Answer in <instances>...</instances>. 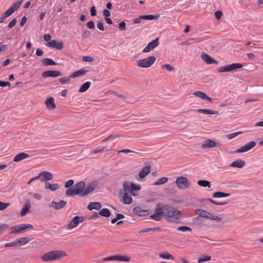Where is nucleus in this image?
Returning a JSON list of instances; mask_svg holds the SVG:
<instances>
[{"label": "nucleus", "mask_w": 263, "mask_h": 263, "mask_svg": "<svg viewBox=\"0 0 263 263\" xmlns=\"http://www.w3.org/2000/svg\"><path fill=\"white\" fill-rule=\"evenodd\" d=\"M90 85H91L90 82L88 81V82H85L82 85H81V87H80V89L78 90L79 92L82 93V92H85L89 89V88L90 86Z\"/></svg>", "instance_id": "obj_29"}, {"label": "nucleus", "mask_w": 263, "mask_h": 263, "mask_svg": "<svg viewBox=\"0 0 263 263\" xmlns=\"http://www.w3.org/2000/svg\"><path fill=\"white\" fill-rule=\"evenodd\" d=\"M46 105L47 107L50 109H54L56 107L53 97H50L46 101Z\"/></svg>", "instance_id": "obj_27"}, {"label": "nucleus", "mask_w": 263, "mask_h": 263, "mask_svg": "<svg viewBox=\"0 0 263 263\" xmlns=\"http://www.w3.org/2000/svg\"><path fill=\"white\" fill-rule=\"evenodd\" d=\"M107 148L106 146H103L101 148L100 147H97L95 148L94 149L90 151L89 152L90 154H96L101 152H102L104 150H105Z\"/></svg>", "instance_id": "obj_42"}, {"label": "nucleus", "mask_w": 263, "mask_h": 263, "mask_svg": "<svg viewBox=\"0 0 263 263\" xmlns=\"http://www.w3.org/2000/svg\"><path fill=\"white\" fill-rule=\"evenodd\" d=\"M117 261L129 262L130 261V257L126 255H117Z\"/></svg>", "instance_id": "obj_38"}, {"label": "nucleus", "mask_w": 263, "mask_h": 263, "mask_svg": "<svg viewBox=\"0 0 263 263\" xmlns=\"http://www.w3.org/2000/svg\"><path fill=\"white\" fill-rule=\"evenodd\" d=\"M123 188L125 192H129L132 195H135L132 191H139L141 187L139 184H136L134 183L130 182L129 181H125L123 183Z\"/></svg>", "instance_id": "obj_6"}, {"label": "nucleus", "mask_w": 263, "mask_h": 263, "mask_svg": "<svg viewBox=\"0 0 263 263\" xmlns=\"http://www.w3.org/2000/svg\"><path fill=\"white\" fill-rule=\"evenodd\" d=\"M60 82L62 83V84H68V83H70V78H68V77H62L60 79Z\"/></svg>", "instance_id": "obj_52"}, {"label": "nucleus", "mask_w": 263, "mask_h": 263, "mask_svg": "<svg viewBox=\"0 0 263 263\" xmlns=\"http://www.w3.org/2000/svg\"><path fill=\"white\" fill-rule=\"evenodd\" d=\"M201 58L202 60L207 64H218V62L213 59L210 55L208 54L202 52L201 54Z\"/></svg>", "instance_id": "obj_11"}, {"label": "nucleus", "mask_w": 263, "mask_h": 263, "mask_svg": "<svg viewBox=\"0 0 263 263\" xmlns=\"http://www.w3.org/2000/svg\"><path fill=\"white\" fill-rule=\"evenodd\" d=\"M119 28L120 30L123 31L126 29V24L124 22L120 23L119 25Z\"/></svg>", "instance_id": "obj_62"}, {"label": "nucleus", "mask_w": 263, "mask_h": 263, "mask_svg": "<svg viewBox=\"0 0 263 263\" xmlns=\"http://www.w3.org/2000/svg\"><path fill=\"white\" fill-rule=\"evenodd\" d=\"M159 44L158 38L156 39L155 40L149 42L148 45L143 49V52L144 53H147L154 49L157 46H158Z\"/></svg>", "instance_id": "obj_12"}, {"label": "nucleus", "mask_w": 263, "mask_h": 263, "mask_svg": "<svg viewBox=\"0 0 263 263\" xmlns=\"http://www.w3.org/2000/svg\"><path fill=\"white\" fill-rule=\"evenodd\" d=\"M156 57L150 56L148 58L137 61V66L141 68H149L152 66L156 61Z\"/></svg>", "instance_id": "obj_4"}, {"label": "nucleus", "mask_w": 263, "mask_h": 263, "mask_svg": "<svg viewBox=\"0 0 263 263\" xmlns=\"http://www.w3.org/2000/svg\"><path fill=\"white\" fill-rule=\"evenodd\" d=\"M159 17V15H141V18L142 20H157Z\"/></svg>", "instance_id": "obj_40"}, {"label": "nucleus", "mask_w": 263, "mask_h": 263, "mask_svg": "<svg viewBox=\"0 0 263 263\" xmlns=\"http://www.w3.org/2000/svg\"><path fill=\"white\" fill-rule=\"evenodd\" d=\"M119 137V135H110L107 137H106V138H104V139H103L102 141V142L104 143V142H105L106 141H107L108 140H114V139H115L116 138Z\"/></svg>", "instance_id": "obj_45"}, {"label": "nucleus", "mask_w": 263, "mask_h": 263, "mask_svg": "<svg viewBox=\"0 0 263 263\" xmlns=\"http://www.w3.org/2000/svg\"><path fill=\"white\" fill-rule=\"evenodd\" d=\"M230 196V194L225 193L221 192H217L212 195L213 198H224Z\"/></svg>", "instance_id": "obj_32"}, {"label": "nucleus", "mask_w": 263, "mask_h": 263, "mask_svg": "<svg viewBox=\"0 0 263 263\" xmlns=\"http://www.w3.org/2000/svg\"><path fill=\"white\" fill-rule=\"evenodd\" d=\"M73 183H74L73 180H72V179L69 180L68 181H67L66 182V183L65 184V187L66 188H69L73 185Z\"/></svg>", "instance_id": "obj_57"}, {"label": "nucleus", "mask_w": 263, "mask_h": 263, "mask_svg": "<svg viewBox=\"0 0 263 263\" xmlns=\"http://www.w3.org/2000/svg\"><path fill=\"white\" fill-rule=\"evenodd\" d=\"M209 219H211V220H215L216 221H221V220H222V218L217 215H213L211 213V215L209 217Z\"/></svg>", "instance_id": "obj_51"}, {"label": "nucleus", "mask_w": 263, "mask_h": 263, "mask_svg": "<svg viewBox=\"0 0 263 263\" xmlns=\"http://www.w3.org/2000/svg\"><path fill=\"white\" fill-rule=\"evenodd\" d=\"M31 204L30 201L28 200L26 201L21 212V216L23 217L25 216L27 214V213L29 212Z\"/></svg>", "instance_id": "obj_23"}, {"label": "nucleus", "mask_w": 263, "mask_h": 263, "mask_svg": "<svg viewBox=\"0 0 263 263\" xmlns=\"http://www.w3.org/2000/svg\"><path fill=\"white\" fill-rule=\"evenodd\" d=\"M66 203V201L64 200H61L58 202L53 201L49 204V207L58 210L65 207Z\"/></svg>", "instance_id": "obj_13"}, {"label": "nucleus", "mask_w": 263, "mask_h": 263, "mask_svg": "<svg viewBox=\"0 0 263 263\" xmlns=\"http://www.w3.org/2000/svg\"><path fill=\"white\" fill-rule=\"evenodd\" d=\"M197 184L202 187H211V185L210 182L205 180H199L197 181Z\"/></svg>", "instance_id": "obj_35"}, {"label": "nucleus", "mask_w": 263, "mask_h": 263, "mask_svg": "<svg viewBox=\"0 0 263 263\" xmlns=\"http://www.w3.org/2000/svg\"><path fill=\"white\" fill-rule=\"evenodd\" d=\"M175 183L177 186L181 190L189 188L191 186V183L188 179L184 176L178 177L175 181Z\"/></svg>", "instance_id": "obj_5"}, {"label": "nucleus", "mask_w": 263, "mask_h": 263, "mask_svg": "<svg viewBox=\"0 0 263 263\" xmlns=\"http://www.w3.org/2000/svg\"><path fill=\"white\" fill-rule=\"evenodd\" d=\"M20 232H21L28 229H33V226L30 224H22L18 225Z\"/></svg>", "instance_id": "obj_37"}, {"label": "nucleus", "mask_w": 263, "mask_h": 263, "mask_svg": "<svg viewBox=\"0 0 263 263\" xmlns=\"http://www.w3.org/2000/svg\"><path fill=\"white\" fill-rule=\"evenodd\" d=\"M42 64L44 66L56 65L55 62L53 60L49 58L43 59L42 61Z\"/></svg>", "instance_id": "obj_30"}, {"label": "nucleus", "mask_w": 263, "mask_h": 263, "mask_svg": "<svg viewBox=\"0 0 263 263\" xmlns=\"http://www.w3.org/2000/svg\"><path fill=\"white\" fill-rule=\"evenodd\" d=\"M48 47L54 48L58 50H61L63 48V42L62 41L57 42L55 40H52L46 44Z\"/></svg>", "instance_id": "obj_10"}, {"label": "nucleus", "mask_w": 263, "mask_h": 263, "mask_svg": "<svg viewBox=\"0 0 263 263\" xmlns=\"http://www.w3.org/2000/svg\"><path fill=\"white\" fill-rule=\"evenodd\" d=\"M246 164V162L242 159H237L234 161L232 163L230 164V166L232 167L241 168Z\"/></svg>", "instance_id": "obj_16"}, {"label": "nucleus", "mask_w": 263, "mask_h": 263, "mask_svg": "<svg viewBox=\"0 0 263 263\" xmlns=\"http://www.w3.org/2000/svg\"><path fill=\"white\" fill-rule=\"evenodd\" d=\"M168 181V178L167 177H162L157 179L154 183V185H159L161 184H163Z\"/></svg>", "instance_id": "obj_39"}, {"label": "nucleus", "mask_w": 263, "mask_h": 263, "mask_svg": "<svg viewBox=\"0 0 263 263\" xmlns=\"http://www.w3.org/2000/svg\"><path fill=\"white\" fill-rule=\"evenodd\" d=\"M78 195L84 197L91 193L95 189V185L90 184L85 187V183L83 181L76 183L74 186Z\"/></svg>", "instance_id": "obj_2"}, {"label": "nucleus", "mask_w": 263, "mask_h": 263, "mask_svg": "<svg viewBox=\"0 0 263 263\" xmlns=\"http://www.w3.org/2000/svg\"><path fill=\"white\" fill-rule=\"evenodd\" d=\"M103 261H117V255L105 257L103 259Z\"/></svg>", "instance_id": "obj_49"}, {"label": "nucleus", "mask_w": 263, "mask_h": 263, "mask_svg": "<svg viewBox=\"0 0 263 263\" xmlns=\"http://www.w3.org/2000/svg\"><path fill=\"white\" fill-rule=\"evenodd\" d=\"M97 28L101 31L105 30L104 25L102 22H98L97 24Z\"/></svg>", "instance_id": "obj_61"}, {"label": "nucleus", "mask_w": 263, "mask_h": 263, "mask_svg": "<svg viewBox=\"0 0 263 263\" xmlns=\"http://www.w3.org/2000/svg\"><path fill=\"white\" fill-rule=\"evenodd\" d=\"M88 71L84 68H82L71 73L70 78H76L85 75Z\"/></svg>", "instance_id": "obj_25"}, {"label": "nucleus", "mask_w": 263, "mask_h": 263, "mask_svg": "<svg viewBox=\"0 0 263 263\" xmlns=\"http://www.w3.org/2000/svg\"><path fill=\"white\" fill-rule=\"evenodd\" d=\"M133 212L135 214L139 215V216H144L147 215L148 213V211L142 210L139 206L134 208Z\"/></svg>", "instance_id": "obj_21"}, {"label": "nucleus", "mask_w": 263, "mask_h": 263, "mask_svg": "<svg viewBox=\"0 0 263 263\" xmlns=\"http://www.w3.org/2000/svg\"><path fill=\"white\" fill-rule=\"evenodd\" d=\"M242 133L241 132H237L235 133H231L227 135V137L228 139H232L237 136L239 135Z\"/></svg>", "instance_id": "obj_47"}, {"label": "nucleus", "mask_w": 263, "mask_h": 263, "mask_svg": "<svg viewBox=\"0 0 263 263\" xmlns=\"http://www.w3.org/2000/svg\"><path fill=\"white\" fill-rule=\"evenodd\" d=\"M29 157V155L24 152L20 153L17 154L13 158L14 162H19L24 159L27 158Z\"/></svg>", "instance_id": "obj_22"}, {"label": "nucleus", "mask_w": 263, "mask_h": 263, "mask_svg": "<svg viewBox=\"0 0 263 263\" xmlns=\"http://www.w3.org/2000/svg\"><path fill=\"white\" fill-rule=\"evenodd\" d=\"M11 84L9 82H4L0 81V86L1 87H5V86H10Z\"/></svg>", "instance_id": "obj_63"}, {"label": "nucleus", "mask_w": 263, "mask_h": 263, "mask_svg": "<svg viewBox=\"0 0 263 263\" xmlns=\"http://www.w3.org/2000/svg\"><path fill=\"white\" fill-rule=\"evenodd\" d=\"M102 208V205L99 202H91L88 205V209L91 211L93 210H99Z\"/></svg>", "instance_id": "obj_24"}, {"label": "nucleus", "mask_w": 263, "mask_h": 263, "mask_svg": "<svg viewBox=\"0 0 263 263\" xmlns=\"http://www.w3.org/2000/svg\"><path fill=\"white\" fill-rule=\"evenodd\" d=\"M87 27L90 29L95 28V24L93 21H90L87 23Z\"/></svg>", "instance_id": "obj_59"}, {"label": "nucleus", "mask_w": 263, "mask_h": 263, "mask_svg": "<svg viewBox=\"0 0 263 263\" xmlns=\"http://www.w3.org/2000/svg\"><path fill=\"white\" fill-rule=\"evenodd\" d=\"M83 221V218L80 216H75L69 223L67 226V228L69 229H72L78 226L79 223L82 222Z\"/></svg>", "instance_id": "obj_9"}, {"label": "nucleus", "mask_w": 263, "mask_h": 263, "mask_svg": "<svg viewBox=\"0 0 263 263\" xmlns=\"http://www.w3.org/2000/svg\"><path fill=\"white\" fill-rule=\"evenodd\" d=\"M67 256L66 252L63 251H53L43 254L41 256V259L44 261L48 262L59 260Z\"/></svg>", "instance_id": "obj_3"}, {"label": "nucleus", "mask_w": 263, "mask_h": 263, "mask_svg": "<svg viewBox=\"0 0 263 263\" xmlns=\"http://www.w3.org/2000/svg\"><path fill=\"white\" fill-rule=\"evenodd\" d=\"M177 231L181 232H192V229L187 226H181L177 228Z\"/></svg>", "instance_id": "obj_44"}, {"label": "nucleus", "mask_w": 263, "mask_h": 263, "mask_svg": "<svg viewBox=\"0 0 263 263\" xmlns=\"http://www.w3.org/2000/svg\"><path fill=\"white\" fill-rule=\"evenodd\" d=\"M156 228H144L139 231V233H147L151 231L155 230Z\"/></svg>", "instance_id": "obj_60"}, {"label": "nucleus", "mask_w": 263, "mask_h": 263, "mask_svg": "<svg viewBox=\"0 0 263 263\" xmlns=\"http://www.w3.org/2000/svg\"><path fill=\"white\" fill-rule=\"evenodd\" d=\"M59 186L58 183L52 184L49 182H45V188L46 189L50 190L51 191H55L59 189Z\"/></svg>", "instance_id": "obj_28"}, {"label": "nucleus", "mask_w": 263, "mask_h": 263, "mask_svg": "<svg viewBox=\"0 0 263 263\" xmlns=\"http://www.w3.org/2000/svg\"><path fill=\"white\" fill-rule=\"evenodd\" d=\"M62 73L58 70H49L42 73V76L44 78L46 77H57L61 76Z\"/></svg>", "instance_id": "obj_14"}, {"label": "nucleus", "mask_w": 263, "mask_h": 263, "mask_svg": "<svg viewBox=\"0 0 263 263\" xmlns=\"http://www.w3.org/2000/svg\"><path fill=\"white\" fill-rule=\"evenodd\" d=\"M159 256L164 259H172L174 260L173 256L168 252H165L164 253H161L159 254Z\"/></svg>", "instance_id": "obj_33"}, {"label": "nucleus", "mask_w": 263, "mask_h": 263, "mask_svg": "<svg viewBox=\"0 0 263 263\" xmlns=\"http://www.w3.org/2000/svg\"><path fill=\"white\" fill-rule=\"evenodd\" d=\"M197 111L199 113L203 114L215 115L218 114V112L216 111L208 109H199L197 110Z\"/></svg>", "instance_id": "obj_34"}, {"label": "nucleus", "mask_w": 263, "mask_h": 263, "mask_svg": "<svg viewBox=\"0 0 263 263\" xmlns=\"http://www.w3.org/2000/svg\"><path fill=\"white\" fill-rule=\"evenodd\" d=\"M205 201H209L213 204L219 205H224L227 203L226 202H219L210 198L205 199Z\"/></svg>", "instance_id": "obj_48"}, {"label": "nucleus", "mask_w": 263, "mask_h": 263, "mask_svg": "<svg viewBox=\"0 0 263 263\" xmlns=\"http://www.w3.org/2000/svg\"><path fill=\"white\" fill-rule=\"evenodd\" d=\"M66 194L67 196H73L78 195L74 186L68 189L66 191Z\"/></svg>", "instance_id": "obj_43"}, {"label": "nucleus", "mask_w": 263, "mask_h": 263, "mask_svg": "<svg viewBox=\"0 0 263 263\" xmlns=\"http://www.w3.org/2000/svg\"><path fill=\"white\" fill-rule=\"evenodd\" d=\"M9 227L7 224H3L0 226V234H2Z\"/></svg>", "instance_id": "obj_55"}, {"label": "nucleus", "mask_w": 263, "mask_h": 263, "mask_svg": "<svg viewBox=\"0 0 263 263\" xmlns=\"http://www.w3.org/2000/svg\"><path fill=\"white\" fill-rule=\"evenodd\" d=\"M217 146L216 143L211 139H208L205 140V142L202 144V148H213Z\"/></svg>", "instance_id": "obj_19"}, {"label": "nucleus", "mask_w": 263, "mask_h": 263, "mask_svg": "<svg viewBox=\"0 0 263 263\" xmlns=\"http://www.w3.org/2000/svg\"><path fill=\"white\" fill-rule=\"evenodd\" d=\"M109 93H110L111 94H114V95L117 96L118 97H119L120 98H122V99L126 98V97L124 95H122V94H119L116 91H109Z\"/></svg>", "instance_id": "obj_58"}, {"label": "nucleus", "mask_w": 263, "mask_h": 263, "mask_svg": "<svg viewBox=\"0 0 263 263\" xmlns=\"http://www.w3.org/2000/svg\"><path fill=\"white\" fill-rule=\"evenodd\" d=\"M196 213L199 216L205 218L207 219H209V217L211 215V213L208 211L201 210V209H198L196 211Z\"/></svg>", "instance_id": "obj_26"}, {"label": "nucleus", "mask_w": 263, "mask_h": 263, "mask_svg": "<svg viewBox=\"0 0 263 263\" xmlns=\"http://www.w3.org/2000/svg\"><path fill=\"white\" fill-rule=\"evenodd\" d=\"M256 145V143L254 141H251L247 143L245 145L241 146L240 148L237 149L235 151V153H245L250 151L254 148Z\"/></svg>", "instance_id": "obj_8"}, {"label": "nucleus", "mask_w": 263, "mask_h": 263, "mask_svg": "<svg viewBox=\"0 0 263 263\" xmlns=\"http://www.w3.org/2000/svg\"><path fill=\"white\" fill-rule=\"evenodd\" d=\"M82 60L84 62H91L93 61V58L90 56H84L83 57Z\"/></svg>", "instance_id": "obj_56"}, {"label": "nucleus", "mask_w": 263, "mask_h": 263, "mask_svg": "<svg viewBox=\"0 0 263 263\" xmlns=\"http://www.w3.org/2000/svg\"><path fill=\"white\" fill-rule=\"evenodd\" d=\"M243 67L241 63H233L219 68L218 69L219 72H230Z\"/></svg>", "instance_id": "obj_7"}, {"label": "nucleus", "mask_w": 263, "mask_h": 263, "mask_svg": "<svg viewBox=\"0 0 263 263\" xmlns=\"http://www.w3.org/2000/svg\"><path fill=\"white\" fill-rule=\"evenodd\" d=\"M163 215L168 221L177 222L181 219L182 213L178 210H171L167 205H162L161 203H158L155 213L151 216V218L153 220L159 221Z\"/></svg>", "instance_id": "obj_1"}, {"label": "nucleus", "mask_w": 263, "mask_h": 263, "mask_svg": "<svg viewBox=\"0 0 263 263\" xmlns=\"http://www.w3.org/2000/svg\"><path fill=\"white\" fill-rule=\"evenodd\" d=\"M133 201V199L130 195L127 193H125L123 196V202L124 204H129Z\"/></svg>", "instance_id": "obj_31"}, {"label": "nucleus", "mask_w": 263, "mask_h": 263, "mask_svg": "<svg viewBox=\"0 0 263 263\" xmlns=\"http://www.w3.org/2000/svg\"><path fill=\"white\" fill-rule=\"evenodd\" d=\"M10 230L11 231V232H10V234H13V233H19V232H20V229H19L18 225V226H13V227H11L10 228Z\"/></svg>", "instance_id": "obj_50"}, {"label": "nucleus", "mask_w": 263, "mask_h": 263, "mask_svg": "<svg viewBox=\"0 0 263 263\" xmlns=\"http://www.w3.org/2000/svg\"><path fill=\"white\" fill-rule=\"evenodd\" d=\"M151 172V166H146L143 167L139 173V178L142 179L144 178Z\"/></svg>", "instance_id": "obj_18"}, {"label": "nucleus", "mask_w": 263, "mask_h": 263, "mask_svg": "<svg viewBox=\"0 0 263 263\" xmlns=\"http://www.w3.org/2000/svg\"><path fill=\"white\" fill-rule=\"evenodd\" d=\"M162 68H166L169 71H173L175 68L173 66H171L170 64H164L161 66Z\"/></svg>", "instance_id": "obj_53"}, {"label": "nucleus", "mask_w": 263, "mask_h": 263, "mask_svg": "<svg viewBox=\"0 0 263 263\" xmlns=\"http://www.w3.org/2000/svg\"><path fill=\"white\" fill-rule=\"evenodd\" d=\"M222 15V12L220 11H217L216 12H215V17L217 20H219L221 18Z\"/></svg>", "instance_id": "obj_64"}, {"label": "nucleus", "mask_w": 263, "mask_h": 263, "mask_svg": "<svg viewBox=\"0 0 263 263\" xmlns=\"http://www.w3.org/2000/svg\"><path fill=\"white\" fill-rule=\"evenodd\" d=\"M193 95L196 96L203 100L208 101L210 103H212V98L208 97L204 92L201 91H196L193 92Z\"/></svg>", "instance_id": "obj_15"}, {"label": "nucleus", "mask_w": 263, "mask_h": 263, "mask_svg": "<svg viewBox=\"0 0 263 263\" xmlns=\"http://www.w3.org/2000/svg\"><path fill=\"white\" fill-rule=\"evenodd\" d=\"M9 203H4L0 201V210L3 211L10 205Z\"/></svg>", "instance_id": "obj_54"}, {"label": "nucleus", "mask_w": 263, "mask_h": 263, "mask_svg": "<svg viewBox=\"0 0 263 263\" xmlns=\"http://www.w3.org/2000/svg\"><path fill=\"white\" fill-rule=\"evenodd\" d=\"M29 241L28 238L22 237L16 241L17 246H22L26 245Z\"/></svg>", "instance_id": "obj_36"}, {"label": "nucleus", "mask_w": 263, "mask_h": 263, "mask_svg": "<svg viewBox=\"0 0 263 263\" xmlns=\"http://www.w3.org/2000/svg\"><path fill=\"white\" fill-rule=\"evenodd\" d=\"M40 176H42L41 181L42 182L45 181L47 180H50L53 178V175L47 171H43L40 173Z\"/></svg>", "instance_id": "obj_17"}, {"label": "nucleus", "mask_w": 263, "mask_h": 263, "mask_svg": "<svg viewBox=\"0 0 263 263\" xmlns=\"http://www.w3.org/2000/svg\"><path fill=\"white\" fill-rule=\"evenodd\" d=\"M23 0H20L14 3L7 10L12 14L21 5Z\"/></svg>", "instance_id": "obj_20"}, {"label": "nucleus", "mask_w": 263, "mask_h": 263, "mask_svg": "<svg viewBox=\"0 0 263 263\" xmlns=\"http://www.w3.org/2000/svg\"><path fill=\"white\" fill-rule=\"evenodd\" d=\"M211 257L210 256H204L199 258L198 260V263H202L206 261L210 260Z\"/></svg>", "instance_id": "obj_46"}, {"label": "nucleus", "mask_w": 263, "mask_h": 263, "mask_svg": "<svg viewBox=\"0 0 263 263\" xmlns=\"http://www.w3.org/2000/svg\"><path fill=\"white\" fill-rule=\"evenodd\" d=\"M99 214L101 216L108 217L110 216V213L108 209L104 208L100 211Z\"/></svg>", "instance_id": "obj_41"}]
</instances>
